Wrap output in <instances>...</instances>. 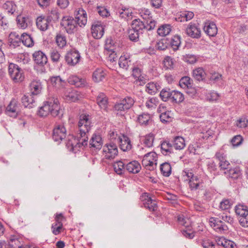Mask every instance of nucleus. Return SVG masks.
<instances>
[{"label": "nucleus", "instance_id": "nucleus-1", "mask_svg": "<svg viewBox=\"0 0 248 248\" xmlns=\"http://www.w3.org/2000/svg\"><path fill=\"white\" fill-rule=\"evenodd\" d=\"M89 116L86 114L80 115L78 123V132L76 137L69 135L66 146L70 148V150H78L81 146H85L88 144L89 132L91 129V122Z\"/></svg>", "mask_w": 248, "mask_h": 248}, {"label": "nucleus", "instance_id": "nucleus-2", "mask_svg": "<svg viewBox=\"0 0 248 248\" xmlns=\"http://www.w3.org/2000/svg\"><path fill=\"white\" fill-rule=\"evenodd\" d=\"M60 111V105L58 99L52 97L44 102L43 106L39 109L38 114L41 117H46L49 114L56 117L59 114Z\"/></svg>", "mask_w": 248, "mask_h": 248}, {"label": "nucleus", "instance_id": "nucleus-3", "mask_svg": "<svg viewBox=\"0 0 248 248\" xmlns=\"http://www.w3.org/2000/svg\"><path fill=\"white\" fill-rule=\"evenodd\" d=\"M157 154L155 152H150L144 155L142 165L149 170H154L157 165Z\"/></svg>", "mask_w": 248, "mask_h": 248}, {"label": "nucleus", "instance_id": "nucleus-4", "mask_svg": "<svg viewBox=\"0 0 248 248\" xmlns=\"http://www.w3.org/2000/svg\"><path fill=\"white\" fill-rule=\"evenodd\" d=\"M9 74L15 82H20L24 79L22 69L16 64L10 63L8 67Z\"/></svg>", "mask_w": 248, "mask_h": 248}, {"label": "nucleus", "instance_id": "nucleus-5", "mask_svg": "<svg viewBox=\"0 0 248 248\" xmlns=\"http://www.w3.org/2000/svg\"><path fill=\"white\" fill-rule=\"evenodd\" d=\"M135 103L134 99L130 96H126L123 100L117 102L114 106V109L116 111L122 114V112H125L130 109Z\"/></svg>", "mask_w": 248, "mask_h": 248}, {"label": "nucleus", "instance_id": "nucleus-6", "mask_svg": "<svg viewBox=\"0 0 248 248\" xmlns=\"http://www.w3.org/2000/svg\"><path fill=\"white\" fill-rule=\"evenodd\" d=\"M67 135V131L63 124L55 125L53 132L52 138L54 140L60 143L65 139Z\"/></svg>", "mask_w": 248, "mask_h": 248}, {"label": "nucleus", "instance_id": "nucleus-7", "mask_svg": "<svg viewBox=\"0 0 248 248\" xmlns=\"http://www.w3.org/2000/svg\"><path fill=\"white\" fill-rule=\"evenodd\" d=\"M104 155L106 159L114 158L118 154L117 145L113 143L106 144L103 149Z\"/></svg>", "mask_w": 248, "mask_h": 248}, {"label": "nucleus", "instance_id": "nucleus-8", "mask_svg": "<svg viewBox=\"0 0 248 248\" xmlns=\"http://www.w3.org/2000/svg\"><path fill=\"white\" fill-rule=\"evenodd\" d=\"M61 25L64 27L68 33H73L77 26V21L72 17H63Z\"/></svg>", "mask_w": 248, "mask_h": 248}, {"label": "nucleus", "instance_id": "nucleus-9", "mask_svg": "<svg viewBox=\"0 0 248 248\" xmlns=\"http://www.w3.org/2000/svg\"><path fill=\"white\" fill-rule=\"evenodd\" d=\"M105 25L100 21L94 22L91 28L93 38L95 39L101 38L104 33Z\"/></svg>", "mask_w": 248, "mask_h": 248}, {"label": "nucleus", "instance_id": "nucleus-10", "mask_svg": "<svg viewBox=\"0 0 248 248\" xmlns=\"http://www.w3.org/2000/svg\"><path fill=\"white\" fill-rule=\"evenodd\" d=\"M140 199L146 208L148 209L151 211H155L157 210V206L156 202L153 200L147 193L143 194Z\"/></svg>", "mask_w": 248, "mask_h": 248}, {"label": "nucleus", "instance_id": "nucleus-11", "mask_svg": "<svg viewBox=\"0 0 248 248\" xmlns=\"http://www.w3.org/2000/svg\"><path fill=\"white\" fill-rule=\"evenodd\" d=\"M80 58V56L77 50H72L68 52L65 56V59L67 64L71 66L77 64Z\"/></svg>", "mask_w": 248, "mask_h": 248}, {"label": "nucleus", "instance_id": "nucleus-12", "mask_svg": "<svg viewBox=\"0 0 248 248\" xmlns=\"http://www.w3.org/2000/svg\"><path fill=\"white\" fill-rule=\"evenodd\" d=\"M19 105L16 99H12L6 108V113L10 117H16L19 112Z\"/></svg>", "mask_w": 248, "mask_h": 248}, {"label": "nucleus", "instance_id": "nucleus-13", "mask_svg": "<svg viewBox=\"0 0 248 248\" xmlns=\"http://www.w3.org/2000/svg\"><path fill=\"white\" fill-rule=\"evenodd\" d=\"M204 32L209 36H215L217 33V28L214 22L207 20L204 22L203 26Z\"/></svg>", "mask_w": 248, "mask_h": 248}, {"label": "nucleus", "instance_id": "nucleus-14", "mask_svg": "<svg viewBox=\"0 0 248 248\" xmlns=\"http://www.w3.org/2000/svg\"><path fill=\"white\" fill-rule=\"evenodd\" d=\"M120 148L123 151H128L131 149L132 144L130 140L126 136L122 135L117 139Z\"/></svg>", "mask_w": 248, "mask_h": 248}, {"label": "nucleus", "instance_id": "nucleus-15", "mask_svg": "<svg viewBox=\"0 0 248 248\" xmlns=\"http://www.w3.org/2000/svg\"><path fill=\"white\" fill-rule=\"evenodd\" d=\"M186 33L193 38H199L201 37V31L195 24L190 23L186 29Z\"/></svg>", "mask_w": 248, "mask_h": 248}, {"label": "nucleus", "instance_id": "nucleus-16", "mask_svg": "<svg viewBox=\"0 0 248 248\" xmlns=\"http://www.w3.org/2000/svg\"><path fill=\"white\" fill-rule=\"evenodd\" d=\"M31 93L33 95L39 94L42 90V83L39 79H33L29 85Z\"/></svg>", "mask_w": 248, "mask_h": 248}, {"label": "nucleus", "instance_id": "nucleus-17", "mask_svg": "<svg viewBox=\"0 0 248 248\" xmlns=\"http://www.w3.org/2000/svg\"><path fill=\"white\" fill-rule=\"evenodd\" d=\"M119 65L121 68L127 70L132 65L130 55L127 53H124L119 58Z\"/></svg>", "mask_w": 248, "mask_h": 248}, {"label": "nucleus", "instance_id": "nucleus-18", "mask_svg": "<svg viewBox=\"0 0 248 248\" xmlns=\"http://www.w3.org/2000/svg\"><path fill=\"white\" fill-rule=\"evenodd\" d=\"M33 59L36 64L41 66L44 65L47 62V57L41 51H35L33 54Z\"/></svg>", "mask_w": 248, "mask_h": 248}, {"label": "nucleus", "instance_id": "nucleus-19", "mask_svg": "<svg viewBox=\"0 0 248 248\" xmlns=\"http://www.w3.org/2000/svg\"><path fill=\"white\" fill-rule=\"evenodd\" d=\"M63 97L67 101L75 102L79 100L81 96L77 91L70 90L65 92Z\"/></svg>", "mask_w": 248, "mask_h": 248}, {"label": "nucleus", "instance_id": "nucleus-20", "mask_svg": "<svg viewBox=\"0 0 248 248\" xmlns=\"http://www.w3.org/2000/svg\"><path fill=\"white\" fill-rule=\"evenodd\" d=\"M194 16V14L190 11H183L176 15L175 19L178 22L187 21Z\"/></svg>", "mask_w": 248, "mask_h": 248}, {"label": "nucleus", "instance_id": "nucleus-21", "mask_svg": "<svg viewBox=\"0 0 248 248\" xmlns=\"http://www.w3.org/2000/svg\"><path fill=\"white\" fill-rule=\"evenodd\" d=\"M68 82L77 87H81L85 85V81L84 79L80 78L77 76H70L68 78Z\"/></svg>", "mask_w": 248, "mask_h": 248}, {"label": "nucleus", "instance_id": "nucleus-22", "mask_svg": "<svg viewBox=\"0 0 248 248\" xmlns=\"http://www.w3.org/2000/svg\"><path fill=\"white\" fill-rule=\"evenodd\" d=\"M102 140L101 136L94 134L90 141V145L91 147L99 150L102 147Z\"/></svg>", "mask_w": 248, "mask_h": 248}, {"label": "nucleus", "instance_id": "nucleus-23", "mask_svg": "<svg viewBox=\"0 0 248 248\" xmlns=\"http://www.w3.org/2000/svg\"><path fill=\"white\" fill-rule=\"evenodd\" d=\"M216 243L218 246H222L225 248H235V243L224 237H218L216 240Z\"/></svg>", "mask_w": 248, "mask_h": 248}, {"label": "nucleus", "instance_id": "nucleus-24", "mask_svg": "<svg viewBox=\"0 0 248 248\" xmlns=\"http://www.w3.org/2000/svg\"><path fill=\"white\" fill-rule=\"evenodd\" d=\"M119 16L125 20H131L133 18L132 10L127 8H122L118 12Z\"/></svg>", "mask_w": 248, "mask_h": 248}, {"label": "nucleus", "instance_id": "nucleus-25", "mask_svg": "<svg viewBox=\"0 0 248 248\" xmlns=\"http://www.w3.org/2000/svg\"><path fill=\"white\" fill-rule=\"evenodd\" d=\"M125 169L129 172L137 173L140 171L141 167L138 161H133L126 165Z\"/></svg>", "mask_w": 248, "mask_h": 248}, {"label": "nucleus", "instance_id": "nucleus-26", "mask_svg": "<svg viewBox=\"0 0 248 248\" xmlns=\"http://www.w3.org/2000/svg\"><path fill=\"white\" fill-rule=\"evenodd\" d=\"M96 102L101 109L106 110L108 107V98L103 93H99L96 98Z\"/></svg>", "mask_w": 248, "mask_h": 248}, {"label": "nucleus", "instance_id": "nucleus-27", "mask_svg": "<svg viewBox=\"0 0 248 248\" xmlns=\"http://www.w3.org/2000/svg\"><path fill=\"white\" fill-rule=\"evenodd\" d=\"M106 75V73L102 68L96 69L93 74V79L96 82L102 81Z\"/></svg>", "mask_w": 248, "mask_h": 248}, {"label": "nucleus", "instance_id": "nucleus-28", "mask_svg": "<svg viewBox=\"0 0 248 248\" xmlns=\"http://www.w3.org/2000/svg\"><path fill=\"white\" fill-rule=\"evenodd\" d=\"M192 76L196 80L202 81L205 78L206 74L202 68L199 67L193 70Z\"/></svg>", "mask_w": 248, "mask_h": 248}, {"label": "nucleus", "instance_id": "nucleus-29", "mask_svg": "<svg viewBox=\"0 0 248 248\" xmlns=\"http://www.w3.org/2000/svg\"><path fill=\"white\" fill-rule=\"evenodd\" d=\"M32 94L31 93L29 95H24L21 98V102L25 107H29V108L33 107V104L35 103V100L32 96Z\"/></svg>", "mask_w": 248, "mask_h": 248}, {"label": "nucleus", "instance_id": "nucleus-30", "mask_svg": "<svg viewBox=\"0 0 248 248\" xmlns=\"http://www.w3.org/2000/svg\"><path fill=\"white\" fill-rule=\"evenodd\" d=\"M132 29L142 33V31L145 30V22H143L139 19H135L132 22Z\"/></svg>", "mask_w": 248, "mask_h": 248}, {"label": "nucleus", "instance_id": "nucleus-31", "mask_svg": "<svg viewBox=\"0 0 248 248\" xmlns=\"http://www.w3.org/2000/svg\"><path fill=\"white\" fill-rule=\"evenodd\" d=\"M235 211L236 214L241 217L248 216V208L246 205L238 204L235 206Z\"/></svg>", "mask_w": 248, "mask_h": 248}, {"label": "nucleus", "instance_id": "nucleus-32", "mask_svg": "<svg viewBox=\"0 0 248 248\" xmlns=\"http://www.w3.org/2000/svg\"><path fill=\"white\" fill-rule=\"evenodd\" d=\"M171 31V26L170 24H164L157 29V32L161 36H165L169 34Z\"/></svg>", "mask_w": 248, "mask_h": 248}, {"label": "nucleus", "instance_id": "nucleus-33", "mask_svg": "<svg viewBox=\"0 0 248 248\" xmlns=\"http://www.w3.org/2000/svg\"><path fill=\"white\" fill-rule=\"evenodd\" d=\"M21 40L23 44L27 47H31L34 45L33 38L28 34L25 33L22 34Z\"/></svg>", "mask_w": 248, "mask_h": 248}, {"label": "nucleus", "instance_id": "nucleus-34", "mask_svg": "<svg viewBox=\"0 0 248 248\" xmlns=\"http://www.w3.org/2000/svg\"><path fill=\"white\" fill-rule=\"evenodd\" d=\"M49 21L47 19L39 17L36 20V25L38 29L41 31H46L47 30Z\"/></svg>", "mask_w": 248, "mask_h": 248}, {"label": "nucleus", "instance_id": "nucleus-35", "mask_svg": "<svg viewBox=\"0 0 248 248\" xmlns=\"http://www.w3.org/2000/svg\"><path fill=\"white\" fill-rule=\"evenodd\" d=\"M161 149L163 155H167L173 151L172 145L168 141H164L161 145Z\"/></svg>", "mask_w": 248, "mask_h": 248}, {"label": "nucleus", "instance_id": "nucleus-36", "mask_svg": "<svg viewBox=\"0 0 248 248\" xmlns=\"http://www.w3.org/2000/svg\"><path fill=\"white\" fill-rule=\"evenodd\" d=\"M185 141L183 138L176 137L173 140L172 146L176 150L183 149L185 147Z\"/></svg>", "mask_w": 248, "mask_h": 248}, {"label": "nucleus", "instance_id": "nucleus-37", "mask_svg": "<svg viewBox=\"0 0 248 248\" xmlns=\"http://www.w3.org/2000/svg\"><path fill=\"white\" fill-rule=\"evenodd\" d=\"M124 165V163L122 161L114 162L113 164V168L115 172L119 175L123 174L125 170H126Z\"/></svg>", "mask_w": 248, "mask_h": 248}, {"label": "nucleus", "instance_id": "nucleus-38", "mask_svg": "<svg viewBox=\"0 0 248 248\" xmlns=\"http://www.w3.org/2000/svg\"><path fill=\"white\" fill-rule=\"evenodd\" d=\"M170 99L172 102L179 103L183 101L184 96L183 93L179 91H172Z\"/></svg>", "mask_w": 248, "mask_h": 248}, {"label": "nucleus", "instance_id": "nucleus-39", "mask_svg": "<svg viewBox=\"0 0 248 248\" xmlns=\"http://www.w3.org/2000/svg\"><path fill=\"white\" fill-rule=\"evenodd\" d=\"M192 79L189 77H184L181 78L179 85L184 89H189L192 87Z\"/></svg>", "mask_w": 248, "mask_h": 248}, {"label": "nucleus", "instance_id": "nucleus-40", "mask_svg": "<svg viewBox=\"0 0 248 248\" xmlns=\"http://www.w3.org/2000/svg\"><path fill=\"white\" fill-rule=\"evenodd\" d=\"M2 8L8 13L13 14L16 10V5L12 1H7L2 5Z\"/></svg>", "mask_w": 248, "mask_h": 248}, {"label": "nucleus", "instance_id": "nucleus-41", "mask_svg": "<svg viewBox=\"0 0 248 248\" xmlns=\"http://www.w3.org/2000/svg\"><path fill=\"white\" fill-rule=\"evenodd\" d=\"M151 116L148 113H143L139 115L138 117V122L141 125H146L150 122Z\"/></svg>", "mask_w": 248, "mask_h": 248}, {"label": "nucleus", "instance_id": "nucleus-42", "mask_svg": "<svg viewBox=\"0 0 248 248\" xmlns=\"http://www.w3.org/2000/svg\"><path fill=\"white\" fill-rule=\"evenodd\" d=\"M154 139V135L150 133L144 137L142 140L146 147L150 148L153 145Z\"/></svg>", "mask_w": 248, "mask_h": 248}, {"label": "nucleus", "instance_id": "nucleus-43", "mask_svg": "<svg viewBox=\"0 0 248 248\" xmlns=\"http://www.w3.org/2000/svg\"><path fill=\"white\" fill-rule=\"evenodd\" d=\"M227 174L229 177L233 179H237L241 176V171L239 168H235L230 169Z\"/></svg>", "mask_w": 248, "mask_h": 248}, {"label": "nucleus", "instance_id": "nucleus-44", "mask_svg": "<svg viewBox=\"0 0 248 248\" xmlns=\"http://www.w3.org/2000/svg\"><path fill=\"white\" fill-rule=\"evenodd\" d=\"M177 221L179 223L185 227L186 228L189 227L191 225V222L189 219L186 217L184 215L180 214L177 217Z\"/></svg>", "mask_w": 248, "mask_h": 248}, {"label": "nucleus", "instance_id": "nucleus-45", "mask_svg": "<svg viewBox=\"0 0 248 248\" xmlns=\"http://www.w3.org/2000/svg\"><path fill=\"white\" fill-rule=\"evenodd\" d=\"M160 170L165 176H169L171 172V168L170 165L167 162L162 164L160 166Z\"/></svg>", "mask_w": 248, "mask_h": 248}, {"label": "nucleus", "instance_id": "nucleus-46", "mask_svg": "<svg viewBox=\"0 0 248 248\" xmlns=\"http://www.w3.org/2000/svg\"><path fill=\"white\" fill-rule=\"evenodd\" d=\"M9 245L11 248H23V246L21 242L18 238L15 236H12L10 239Z\"/></svg>", "mask_w": 248, "mask_h": 248}, {"label": "nucleus", "instance_id": "nucleus-47", "mask_svg": "<svg viewBox=\"0 0 248 248\" xmlns=\"http://www.w3.org/2000/svg\"><path fill=\"white\" fill-rule=\"evenodd\" d=\"M158 86L154 82L148 83L146 85V91L149 94H155L158 90Z\"/></svg>", "mask_w": 248, "mask_h": 248}, {"label": "nucleus", "instance_id": "nucleus-48", "mask_svg": "<svg viewBox=\"0 0 248 248\" xmlns=\"http://www.w3.org/2000/svg\"><path fill=\"white\" fill-rule=\"evenodd\" d=\"M180 39L181 37L178 35H175L172 37L170 45L174 50H176L178 49L181 44Z\"/></svg>", "mask_w": 248, "mask_h": 248}, {"label": "nucleus", "instance_id": "nucleus-49", "mask_svg": "<svg viewBox=\"0 0 248 248\" xmlns=\"http://www.w3.org/2000/svg\"><path fill=\"white\" fill-rule=\"evenodd\" d=\"M10 40L11 45L19 46V44L21 42V36H19L16 32L11 33L10 34Z\"/></svg>", "mask_w": 248, "mask_h": 248}, {"label": "nucleus", "instance_id": "nucleus-50", "mask_svg": "<svg viewBox=\"0 0 248 248\" xmlns=\"http://www.w3.org/2000/svg\"><path fill=\"white\" fill-rule=\"evenodd\" d=\"M51 82L53 86L58 88L64 86L65 84L64 81L62 80L60 76L52 78Z\"/></svg>", "mask_w": 248, "mask_h": 248}, {"label": "nucleus", "instance_id": "nucleus-51", "mask_svg": "<svg viewBox=\"0 0 248 248\" xmlns=\"http://www.w3.org/2000/svg\"><path fill=\"white\" fill-rule=\"evenodd\" d=\"M172 91L170 89H163L160 92V96L162 100L166 101L169 99H171Z\"/></svg>", "mask_w": 248, "mask_h": 248}, {"label": "nucleus", "instance_id": "nucleus-52", "mask_svg": "<svg viewBox=\"0 0 248 248\" xmlns=\"http://www.w3.org/2000/svg\"><path fill=\"white\" fill-rule=\"evenodd\" d=\"M189 186L192 190H196L198 188L200 184V180L197 176L189 179Z\"/></svg>", "mask_w": 248, "mask_h": 248}, {"label": "nucleus", "instance_id": "nucleus-53", "mask_svg": "<svg viewBox=\"0 0 248 248\" xmlns=\"http://www.w3.org/2000/svg\"><path fill=\"white\" fill-rule=\"evenodd\" d=\"M28 19L21 16L17 17V24L18 27L22 29H25L28 26Z\"/></svg>", "mask_w": 248, "mask_h": 248}, {"label": "nucleus", "instance_id": "nucleus-54", "mask_svg": "<svg viewBox=\"0 0 248 248\" xmlns=\"http://www.w3.org/2000/svg\"><path fill=\"white\" fill-rule=\"evenodd\" d=\"M158 103V99L155 97L149 98L145 103V106L149 109L155 108Z\"/></svg>", "mask_w": 248, "mask_h": 248}, {"label": "nucleus", "instance_id": "nucleus-55", "mask_svg": "<svg viewBox=\"0 0 248 248\" xmlns=\"http://www.w3.org/2000/svg\"><path fill=\"white\" fill-rule=\"evenodd\" d=\"M56 42L59 47L63 48L66 44V38L64 36L59 34L56 37Z\"/></svg>", "mask_w": 248, "mask_h": 248}, {"label": "nucleus", "instance_id": "nucleus-56", "mask_svg": "<svg viewBox=\"0 0 248 248\" xmlns=\"http://www.w3.org/2000/svg\"><path fill=\"white\" fill-rule=\"evenodd\" d=\"M220 223L218 222L217 225L214 226V230L217 232L223 233L228 230V226L225 225L223 221L220 220Z\"/></svg>", "mask_w": 248, "mask_h": 248}, {"label": "nucleus", "instance_id": "nucleus-57", "mask_svg": "<svg viewBox=\"0 0 248 248\" xmlns=\"http://www.w3.org/2000/svg\"><path fill=\"white\" fill-rule=\"evenodd\" d=\"M201 245L203 248H217L216 242L208 239H203Z\"/></svg>", "mask_w": 248, "mask_h": 248}, {"label": "nucleus", "instance_id": "nucleus-58", "mask_svg": "<svg viewBox=\"0 0 248 248\" xmlns=\"http://www.w3.org/2000/svg\"><path fill=\"white\" fill-rule=\"evenodd\" d=\"M140 34L141 33L132 28L129 30L128 31L129 38L130 40L133 41H137Z\"/></svg>", "mask_w": 248, "mask_h": 248}, {"label": "nucleus", "instance_id": "nucleus-59", "mask_svg": "<svg viewBox=\"0 0 248 248\" xmlns=\"http://www.w3.org/2000/svg\"><path fill=\"white\" fill-rule=\"evenodd\" d=\"M50 58L53 62H58L61 59V55L59 52L55 49H52L50 52Z\"/></svg>", "mask_w": 248, "mask_h": 248}, {"label": "nucleus", "instance_id": "nucleus-60", "mask_svg": "<svg viewBox=\"0 0 248 248\" xmlns=\"http://www.w3.org/2000/svg\"><path fill=\"white\" fill-rule=\"evenodd\" d=\"M243 140L242 137L240 135L235 136L232 140L231 143L233 147H237L241 145Z\"/></svg>", "mask_w": 248, "mask_h": 248}, {"label": "nucleus", "instance_id": "nucleus-61", "mask_svg": "<svg viewBox=\"0 0 248 248\" xmlns=\"http://www.w3.org/2000/svg\"><path fill=\"white\" fill-rule=\"evenodd\" d=\"M140 14L144 21H146L152 17L151 16V14L150 11L147 9H141L140 12Z\"/></svg>", "mask_w": 248, "mask_h": 248}, {"label": "nucleus", "instance_id": "nucleus-62", "mask_svg": "<svg viewBox=\"0 0 248 248\" xmlns=\"http://www.w3.org/2000/svg\"><path fill=\"white\" fill-rule=\"evenodd\" d=\"M105 49L108 51L116 50L114 41L111 39H108L106 40Z\"/></svg>", "mask_w": 248, "mask_h": 248}, {"label": "nucleus", "instance_id": "nucleus-63", "mask_svg": "<svg viewBox=\"0 0 248 248\" xmlns=\"http://www.w3.org/2000/svg\"><path fill=\"white\" fill-rule=\"evenodd\" d=\"M144 22L145 24V30L148 31L154 29L156 25L155 21L152 18L146 21H144Z\"/></svg>", "mask_w": 248, "mask_h": 248}, {"label": "nucleus", "instance_id": "nucleus-64", "mask_svg": "<svg viewBox=\"0 0 248 248\" xmlns=\"http://www.w3.org/2000/svg\"><path fill=\"white\" fill-rule=\"evenodd\" d=\"M182 175L184 179L186 181H189V179H191L193 177H195V176L191 170H184L182 173Z\"/></svg>", "mask_w": 248, "mask_h": 248}]
</instances>
